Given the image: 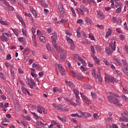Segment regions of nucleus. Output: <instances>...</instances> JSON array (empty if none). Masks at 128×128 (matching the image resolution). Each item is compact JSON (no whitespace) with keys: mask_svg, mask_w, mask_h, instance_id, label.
Returning a JSON list of instances; mask_svg holds the SVG:
<instances>
[{"mask_svg":"<svg viewBox=\"0 0 128 128\" xmlns=\"http://www.w3.org/2000/svg\"><path fill=\"white\" fill-rule=\"evenodd\" d=\"M108 100L111 104H116V106H122V104L120 103V100L116 98H120V96L116 94H114L112 92H109V96H108Z\"/></svg>","mask_w":128,"mask_h":128,"instance_id":"nucleus-1","label":"nucleus"},{"mask_svg":"<svg viewBox=\"0 0 128 128\" xmlns=\"http://www.w3.org/2000/svg\"><path fill=\"white\" fill-rule=\"evenodd\" d=\"M116 41H112L110 44L109 47H106L105 52L108 56H112V52H114V50H116Z\"/></svg>","mask_w":128,"mask_h":128,"instance_id":"nucleus-2","label":"nucleus"},{"mask_svg":"<svg viewBox=\"0 0 128 128\" xmlns=\"http://www.w3.org/2000/svg\"><path fill=\"white\" fill-rule=\"evenodd\" d=\"M76 10L79 14L84 16V12H88V8H86V6L84 5H81L80 8H76Z\"/></svg>","mask_w":128,"mask_h":128,"instance_id":"nucleus-3","label":"nucleus"},{"mask_svg":"<svg viewBox=\"0 0 128 128\" xmlns=\"http://www.w3.org/2000/svg\"><path fill=\"white\" fill-rule=\"evenodd\" d=\"M70 74L72 76L73 78H75L80 79L82 78V76L81 74L74 72L72 70L70 72Z\"/></svg>","mask_w":128,"mask_h":128,"instance_id":"nucleus-4","label":"nucleus"},{"mask_svg":"<svg viewBox=\"0 0 128 128\" xmlns=\"http://www.w3.org/2000/svg\"><path fill=\"white\" fill-rule=\"evenodd\" d=\"M51 39H52V44H54L56 43V40H58V33H56V32H54L52 34Z\"/></svg>","mask_w":128,"mask_h":128,"instance_id":"nucleus-5","label":"nucleus"},{"mask_svg":"<svg viewBox=\"0 0 128 128\" xmlns=\"http://www.w3.org/2000/svg\"><path fill=\"white\" fill-rule=\"evenodd\" d=\"M58 10L60 12V14L62 16H64V6L62 3H59L58 4Z\"/></svg>","mask_w":128,"mask_h":128,"instance_id":"nucleus-6","label":"nucleus"},{"mask_svg":"<svg viewBox=\"0 0 128 128\" xmlns=\"http://www.w3.org/2000/svg\"><path fill=\"white\" fill-rule=\"evenodd\" d=\"M66 50H63L62 52L60 54V60L61 62H64L66 58Z\"/></svg>","mask_w":128,"mask_h":128,"instance_id":"nucleus-7","label":"nucleus"},{"mask_svg":"<svg viewBox=\"0 0 128 128\" xmlns=\"http://www.w3.org/2000/svg\"><path fill=\"white\" fill-rule=\"evenodd\" d=\"M56 66H58V68L59 70L60 71V72H61L62 74V76H64V74H66V73H65L64 68L62 66V65L60 64H56Z\"/></svg>","mask_w":128,"mask_h":128,"instance_id":"nucleus-8","label":"nucleus"},{"mask_svg":"<svg viewBox=\"0 0 128 128\" xmlns=\"http://www.w3.org/2000/svg\"><path fill=\"white\" fill-rule=\"evenodd\" d=\"M80 94L82 98V99L83 100L84 102H86L88 104H90V100H88V98L84 94V93L80 92Z\"/></svg>","mask_w":128,"mask_h":128,"instance_id":"nucleus-9","label":"nucleus"},{"mask_svg":"<svg viewBox=\"0 0 128 128\" xmlns=\"http://www.w3.org/2000/svg\"><path fill=\"white\" fill-rule=\"evenodd\" d=\"M52 44L56 48V51L58 52H62V51L64 50L62 49V48H60V46H58V44H56V43H54Z\"/></svg>","mask_w":128,"mask_h":128,"instance_id":"nucleus-10","label":"nucleus"},{"mask_svg":"<svg viewBox=\"0 0 128 128\" xmlns=\"http://www.w3.org/2000/svg\"><path fill=\"white\" fill-rule=\"evenodd\" d=\"M97 14L98 18H100L102 20L104 18V13L102 11L98 10H97Z\"/></svg>","mask_w":128,"mask_h":128,"instance_id":"nucleus-11","label":"nucleus"},{"mask_svg":"<svg viewBox=\"0 0 128 128\" xmlns=\"http://www.w3.org/2000/svg\"><path fill=\"white\" fill-rule=\"evenodd\" d=\"M30 82L31 84L30 83H28V87L30 88H34V86H36V82L32 79H30Z\"/></svg>","mask_w":128,"mask_h":128,"instance_id":"nucleus-12","label":"nucleus"},{"mask_svg":"<svg viewBox=\"0 0 128 128\" xmlns=\"http://www.w3.org/2000/svg\"><path fill=\"white\" fill-rule=\"evenodd\" d=\"M92 56L94 60V62H96L98 64H100V60L96 56H94V53H92Z\"/></svg>","mask_w":128,"mask_h":128,"instance_id":"nucleus-13","label":"nucleus"},{"mask_svg":"<svg viewBox=\"0 0 128 128\" xmlns=\"http://www.w3.org/2000/svg\"><path fill=\"white\" fill-rule=\"evenodd\" d=\"M0 40H2V42H8V37H6L4 35V34H2V36L0 37Z\"/></svg>","mask_w":128,"mask_h":128,"instance_id":"nucleus-14","label":"nucleus"},{"mask_svg":"<svg viewBox=\"0 0 128 128\" xmlns=\"http://www.w3.org/2000/svg\"><path fill=\"white\" fill-rule=\"evenodd\" d=\"M85 22L88 25L92 24H93L92 20L88 17L85 18Z\"/></svg>","mask_w":128,"mask_h":128,"instance_id":"nucleus-15","label":"nucleus"},{"mask_svg":"<svg viewBox=\"0 0 128 128\" xmlns=\"http://www.w3.org/2000/svg\"><path fill=\"white\" fill-rule=\"evenodd\" d=\"M115 6L116 8H120L122 6V4L120 2V0H116Z\"/></svg>","mask_w":128,"mask_h":128,"instance_id":"nucleus-16","label":"nucleus"},{"mask_svg":"<svg viewBox=\"0 0 128 128\" xmlns=\"http://www.w3.org/2000/svg\"><path fill=\"white\" fill-rule=\"evenodd\" d=\"M44 108H42V106H40V105H38L36 107L37 112L40 114H42V110Z\"/></svg>","mask_w":128,"mask_h":128,"instance_id":"nucleus-17","label":"nucleus"},{"mask_svg":"<svg viewBox=\"0 0 128 128\" xmlns=\"http://www.w3.org/2000/svg\"><path fill=\"white\" fill-rule=\"evenodd\" d=\"M120 122H128V117L122 116L120 117Z\"/></svg>","mask_w":128,"mask_h":128,"instance_id":"nucleus-18","label":"nucleus"},{"mask_svg":"<svg viewBox=\"0 0 128 128\" xmlns=\"http://www.w3.org/2000/svg\"><path fill=\"white\" fill-rule=\"evenodd\" d=\"M65 38L66 40H67L68 42V44H74V40H72V38H70L68 36H65Z\"/></svg>","mask_w":128,"mask_h":128,"instance_id":"nucleus-19","label":"nucleus"},{"mask_svg":"<svg viewBox=\"0 0 128 128\" xmlns=\"http://www.w3.org/2000/svg\"><path fill=\"white\" fill-rule=\"evenodd\" d=\"M122 70L126 76H128V67H122Z\"/></svg>","mask_w":128,"mask_h":128,"instance_id":"nucleus-20","label":"nucleus"},{"mask_svg":"<svg viewBox=\"0 0 128 128\" xmlns=\"http://www.w3.org/2000/svg\"><path fill=\"white\" fill-rule=\"evenodd\" d=\"M57 118L60 120H61V122H66V118L64 116H62V117L58 116Z\"/></svg>","mask_w":128,"mask_h":128,"instance_id":"nucleus-21","label":"nucleus"},{"mask_svg":"<svg viewBox=\"0 0 128 128\" xmlns=\"http://www.w3.org/2000/svg\"><path fill=\"white\" fill-rule=\"evenodd\" d=\"M114 60L115 64H116L117 65L120 66H122V64L120 62V60H118V58H114Z\"/></svg>","mask_w":128,"mask_h":128,"instance_id":"nucleus-22","label":"nucleus"},{"mask_svg":"<svg viewBox=\"0 0 128 128\" xmlns=\"http://www.w3.org/2000/svg\"><path fill=\"white\" fill-rule=\"evenodd\" d=\"M66 83L70 88H74V84L72 82L66 81Z\"/></svg>","mask_w":128,"mask_h":128,"instance_id":"nucleus-23","label":"nucleus"},{"mask_svg":"<svg viewBox=\"0 0 128 128\" xmlns=\"http://www.w3.org/2000/svg\"><path fill=\"white\" fill-rule=\"evenodd\" d=\"M112 29L111 28H108V30L107 32L106 33V38H108V36H110L112 35Z\"/></svg>","mask_w":128,"mask_h":128,"instance_id":"nucleus-24","label":"nucleus"},{"mask_svg":"<svg viewBox=\"0 0 128 128\" xmlns=\"http://www.w3.org/2000/svg\"><path fill=\"white\" fill-rule=\"evenodd\" d=\"M118 82V80L116 78H115L114 77H112L110 78V82H113L114 84V82Z\"/></svg>","mask_w":128,"mask_h":128,"instance_id":"nucleus-25","label":"nucleus"},{"mask_svg":"<svg viewBox=\"0 0 128 128\" xmlns=\"http://www.w3.org/2000/svg\"><path fill=\"white\" fill-rule=\"evenodd\" d=\"M0 78H2V80H6V75H4V74L2 72H0Z\"/></svg>","mask_w":128,"mask_h":128,"instance_id":"nucleus-26","label":"nucleus"},{"mask_svg":"<svg viewBox=\"0 0 128 128\" xmlns=\"http://www.w3.org/2000/svg\"><path fill=\"white\" fill-rule=\"evenodd\" d=\"M56 110H58L60 112H64V107L62 105H58Z\"/></svg>","mask_w":128,"mask_h":128,"instance_id":"nucleus-27","label":"nucleus"},{"mask_svg":"<svg viewBox=\"0 0 128 128\" xmlns=\"http://www.w3.org/2000/svg\"><path fill=\"white\" fill-rule=\"evenodd\" d=\"M84 116L86 118H90L92 116V114L88 112H84Z\"/></svg>","mask_w":128,"mask_h":128,"instance_id":"nucleus-28","label":"nucleus"},{"mask_svg":"<svg viewBox=\"0 0 128 128\" xmlns=\"http://www.w3.org/2000/svg\"><path fill=\"white\" fill-rule=\"evenodd\" d=\"M98 78L99 84H102V76H100V74H97V77Z\"/></svg>","mask_w":128,"mask_h":128,"instance_id":"nucleus-29","label":"nucleus"},{"mask_svg":"<svg viewBox=\"0 0 128 128\" xmlns=\"http://www.w3.org/2000/svg\"><path fill=\"white\" fill-rule=\"evenodd\" d=\"M37 70H38L39 72L42 70V66H40V64H36V68H35Z\"/></svg>","mask_w":128,"mask_h":128,"instance_id":"nucleus-30","label":"nucleus"},{"mask_svg":"<svg viewBox=\"0 0 128 128\" xmlns=\"http://www.w3.org/2000/svg\"><path fill=\"white\" fill-rule=\"evenodd\" d=\"M71 12L72 13L73 16H76V11L74 10V9L72 7L70 8Z\"/></svg>","mask_w":128,"mask_h":128,"instance_id":"nucleus-31","label":"nucleus"},{"mask_svg":"<svg viewBox=\"0 0 128 128\" xmlns=\"http://www.w3.org/2000/svg\"><path fill=\"white\" fill-rule=\"evenodd\" d=\"M46 46L48 50V52H50V50H52V47L50 46V44H46Z\"/></svg>","mask_w":128,"mask_h":128,"instance_id":"nucleus-32","label":"nucleus"},{"mask_svg":"<svg viewBox=\"0 0 128 128\" xmlns=\"http://www.w3.org/2000/svg\"><path fill=\"white\" fill-rule=\"evenodd\" d=\"M74 58H76V60H82V58L80 56V55H78V54H74Z\"/></svg>","mask_w":128,"mask_h":128,"instance_id":"nucleus-33","label":"nucleus"},{"mask_svg":"<svg viewBox=\"0 0 128 128\" xmlns=\"http://www.w3.org/2000/svg\"><path fill=\"white\" fill-rule=\"evenodd\" d=\"M116 14H120L122 12V6L118 7V8L116 10Z\"/></svg>","mask_w":128,"mask_h":128,"instance_id":"nucleus-34","label":"nucleus"},{"mask_svg":"<svg viewBox=\"0 0 128 128\" xmlns=\"http://www.w3.org/2000/svg\"><path fill=\"white\" fill-rule=\"evenodd\" d=\"M40 42H46V38L44 36H40Z\"/></svg>","mask_w":128,"mask_h":128,"instance_id":"nucleus-35","label":"nucleus"},{"mask_svg":"<svg viewBox=\"0 0 128 128\" xmlns=\"http://www.w3.org/2000/svg\"><path fill=\"white\" fill-rule=\"evenodd\" d=\"M121 116H122L128 117V112L126 111H124V112L121 113Z\"/></svg>","mask_w":128,"mask_h":128,"instance_id":"nucleus-36","label":"nucleus"},{"mask_svg":"<svg viewBox=\"0 0 128 128\" xmlns=\"http://www.w3.org/2000/svg\"><path fill=\"white\" fill-rule=\"evenodd\" d=\"M92 75L93 76H94V78H96L98 75H96V69L95 68H94V70H92Z\"/></svg>","mask_w":128,"mask_h":128,"instance_id":"nucleus-37","label":"nucleus"},{"mask_svg":"<svg viewBox=\"0 0 128 128\" xmlns=\"http://www.w3.org/2000/svg\"><path fill=\"white\" fill-rule=\"evenodd\" d=\"M80 60V62H81L84 66H86V61L84 60L82 58L81 60Z\"/></svg>","mask_w":128,"mask_h":128,"instance_id":"nucleus-38","label":"nucleus"},{"mask_svg":"<svg viewBox=\"0 0 128 128\" xmlns=\"http://www.w3.org/2000/svg\"><path fill=\"white\" fill-rule=\"evenodd\" d=\"M0 24H4V26H9L10 23L8 22H6L4 20H1Z\"/></svg>","mask_w":128,"mask_h":128,"instance_id":"nucleus-39","label":"nucleus"},{"mask_svg":"<svg viewBox=\"0 0 128 128\" xmlns=\"http://www.w3.org/2000/svg\"><path fill=\"white\" fill-rule=\"evenodd\" d=\"M71 116H76L77 118H82V116H80V115H78V113H76V114H70Z\"/></svg>","mask_w":128,"mask_h":128,"instance_id":"nucleus-40","label":"nucleus"},{"mask_svg":"<svg viewBox=\"0 0 128 128\" xmlns=\"http://www.w3.org/2000/svg\"><path fill=\"white\" fill-rule=\"evenodd\" d=\"M62 92V89H60L58 90V88H55L53 89V92Z\"/></svg>","mask_w":128,"mask_h":128,"instance_id":"nucleus-41","label":"nucleus"},{"mask_svg":"<svg viewBox=\"0 0 128 128\" xmlns=\"http://www.w3.org/2000/svg\"><path fill=\"white\" fill-rule=\"evenodd\" d=\"M70 48L72 50H74L76 49V45H74V43L70 44Z\"/></svg>","mask_w":128,"mask_h":128,"instance_id":"nucleus-42","label":"nucleus"},{"mask_svg":"<svg viewBox=\"0 0 128 128\" xmlns=\"http://www.w3.org/2000/svg\"><path fill=\"white\" fill-rule=\"evenodd\" d=\"M17 18L22 24H24V19L20 17V16L19 15L17 16Z\"/></svg>","mask_w":128,"mask_h":128,"instance_id":"nucleus-43","label":"nucleus"},{"mask_svg":"<svg viewBox=\"0 0 128 128\" xmlns=\"http://www.w3.org/2000/svg\"><path fill=\"white\" fill-rule=\"evenodd\" d=\"M72 92L74 94L75 96L78 95L80 94V92H78V90L76 89H73Z\"/></svg>","mask_w":128,"mask_h":128,"instance_id":"nucleus-44","label":"nucleus"},{"mask_svg":"<svg viewBox=\"0 0 128 128\" xmlns=\"http://www.w3.org/2000/svg\"><path fill=\"white\" fill-rule=\"evenodd\" d=\"M56 124V122L54 120H53L52 122V123L50 126V128H52V126H54Z\"/></svg>","mask_w":128,"mask_h":128,"instance_id":"nucleus-45","label":"nucleus"},{"mask_svg":"<svg viewBox=\"0 0 128 128\" xmlns=\"http://www.w3.org/2000/svg\"><path fill=\"white\" fill-rule=\"evenodd\" d=\"M105 82H110V78L108 76L105 77Z\"/></svg>","mask_w":128,"mask_h":128,"instance_id":"nucleus-46","label":"nucleus"},{"mask_svg":"<svg viewBox=\"0 0 128 128\" xmlns=\"http://www.w3.org/2000/svg\"><path fill=\"white\" fill-rule=\"evenodd\" d=\"M67 36H72V33L70 32V30H66V32H65Z\"/></svg>","mask_w":128,"mask_h":128,"instance_id":"nucleus-47","label":"nucleus"},{"mask_svg":"<svg viewBox=\"0 0 128 128\" xmlns=\"http://www.w3.org/2000/svg\"><path fill=\"white\" fill-rule=\"evenodd\" d=\"M110 20H112V22H114V24H116V17L114 16L112 18H110Z\"/></svg>","mask_w":128,"mask_h":128,"instance_id":"nucleus-48","label":"nucleus"},{"mask_svg":"<svg viewBox=\"0 0 128 128\" xmlns=\"http://www.w3.org/2000/svg\"><path fill=\"white\" fill-rule=\"evenodd\" d=\"M84 112H82V111L79 110L78 112V114L80 116H81V118H82L84 116Z\"/></svg>","mask_w":128,"mask_h":128,"instance_id":"nucleus-49","label":"nucleus"},{"mask_svg":"<svg viewBox=\"0 0 128 128\" xmlns=\"http://www.w3.org/2000/svg\"><path fill=\"white\" fill-rule=\"evenodd\" d=\"M119 38L120 40H126V36H124V35H120Z\"/></svg>","mask_w":128,"mask_h":128,"instance_id":"nucleus-50","label":"nucleus"},{"mask_svg":"<svg viewBox=\"0 0 128 128\" xmlns=\"http://www.w3.org/2000/svg\"><path fill=\"white\" fill-rule=\"evenodd\" d=\"M12 32H14V34L18 36V30H16V29H14V28H12Z\"/></svg>","mask_w":128,"mask_h":128,"instance_id":"nucleus-51","label":"nucleus"},{"mask_svg":"<svg viewBox=\"0 0 128 128\" xmlns=\"http://www.w3.org/2000/svg\"><path fill=\"white\" fill-rule=\"evenodd\" d=\"M21 90L24 94H26V92H28V90H26V88H24V86H22L21 87Z\"/></svg>","mask_w":128,"mask_h":128,"instance_id":"nucleus-52","label":"nucleus"},{"mask_svg":"<svg viewBox=\"0 0 128 128\" xmlns=\"http://www.w3.org/2000/svg\"><path fill=\"white\" fill-rule=\"evenodd\" d=\"M89 38H90L92 40H94V35H92V34H90L88 36Z\"/></svg>","mask_w":128,"mask_h":128,"instance_id":"nucleus-53","label":"nucleus"},{"mask_svg":"<svg viewBox=\"0 0 128 128\" xmlns=\"http://www.w3.org/2000/svg\"><path fill=\"white\" fill-rule=\"evenodd\" d=\"M2 34H4V36H8V37L12 36V34L10 32H3Z\"/></svg>","mask_w":128,"mask_h":128,"instance_id":"nucleus-54","label":"nucleus"},{"mask_svg":"<svg viewBox=\"0 0 128 128\" xmlns=\"http://www.w3.org/2000/svg\"><path fill=\"white\" fill-rule=\"evenodd\" d=\"M31 12H32V14L35 16V18H38V14H36V10H33V11H31Z\"/></svg>","mask_w":128,"mask_h":128,"instance_id":"nucleus-55","label":"nucleus"},{"mask_svg":"<svg viewBox=\"0 0 128 128\" xmlns=\"http://www.w3.org/2000/svg\"><path fill=\"white\" fill-rule=\"evenodd\" d=\"M90 48L92 52V54H96V51H94V47L93 46H90Z\"/></svg>","mask_w":128,"mask_h":128,"instance_id":"nucleus-56","label":"nucleus"},{"mask_svg":"<svg viewBox=\"0 0 128 128\" xmlns=\"http://www.w3.org/2000/svg\"><path fill=\"white\" fill-rule=\"evenodd\" d=\"M22 32L23 34V36H26V29H24V28H22Z\"/></svg>","mask_w":128,"mask_h":128,"instance_id":"nucleus-57","label":"nucleus"},{"mask_svg":"<svg viewBox=\"0 0 128 128\" xmlns=\"http://www.w3.org/2000/svg\"><path fill=\"white\" fill-rule=\"evenodd\" d=\"M91 96L92 98H96V93L94 92H91Z\"/></svg>","mask_w":128,"mask_h":128,"instance_id":"nucleus-58","label":"nucleus"},{"mask_svg":"<svg viewBox=\"0 0 128 128\" xmlns=\"http://www.w3.org/2000/svg\"><path fill=\"white\" fill-rule=\"evenodd\" d=\"M116 22L117 24H122V19L120 18H118V19H116Z\"/></svg>","mask_w":128,"mask_h":128,"instance_id":"nucleus-59","label":"nucleus"},{"mask_svg":"<svg viewBox=\"0 0 128 128\" xmlns=\"http://www.w3.org/2000/svg\"><path fill=\"white\" fill-rule=\"evenodd\" d=\"M116 74H118V76H120L122 74V72H120V71L119 70H116Z\"/></svg>","mask_w":128,"mask_h":128,"instance_id":"nucleus-60","label":"nucleus"},{"mask_svg":"<svg viewBox=\"0 0 128 128\" xmlns=\"http://www.w3.org/2000/svg\"><path fill=\"white\" fill-rule=\"evenodd\" d=\"M116 31L117 32H118V34H122V31L120 30V28H116Z\"/></svg>","mask_w":128,"mask_h":128,"instance_id":"nucleus-61","label":"nucleus"},{"mask_svg":"<svg viewBox=\"0 0 128 128\" xmlns=\"http://www.w3.org/2000/svg\"><path fill=\"white\" fill-rule=\"evenodd\" d=\"M84 86L85 88H86L87 90H92V86H89L88 84H85Z\"/></svg>","mask_w":128,"mask_h":128,"instance_id":"nucleus-62","label":"nucleus"},{"mask_svg":"<svg viewBox=\"0 0 128 128\" xmlns=\"http://www.w3.org/2000/svg\"><path fill=\"white\" fill-rule=\"evenodd\" d=\"M77 24H84V20L82 19H79L77 20Z\"/></svg>","mask_w":128,"mask_h":128,"instance_id":"nucleus-63","label":"nucleus"},{"mask_svg":"<svg viewBox=\"0 0 128 128\" xmlns=\"http://www.w3.org/2000/svg\"><path fill=\"white\" fill-rule=\"evenodd\" d=\"M122 98H123L125 102H128V97L124 96H122Z\"/></svg>","mask_w":128,"mask_h":128,"instance_id":"nucleus-64","label":"nucleus"}]
</instances>
